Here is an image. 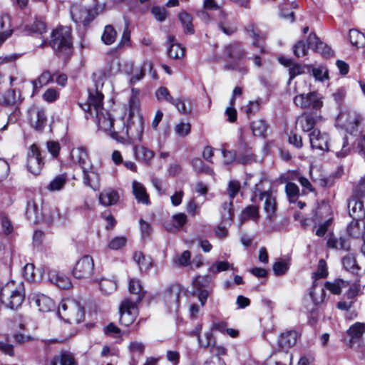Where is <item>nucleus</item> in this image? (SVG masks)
Returning <instances> with one entry per match:
<instances>
[{"mask_svg":"<svg viewBox=\"0 0 365 365\" xmlns=\"http://www.w3.org/2000/svg\"><path fill=\"white\" fill-rule=\"evenodd\" d=\"M139 91L133 88L128 101L129 113L128 116L115 120V130L110 135L118 142L124 143L128 140H140L144 130V121L139 112Z\"/></svg>","mask_w":365,"mask_h":365,"instance_id":"f257e3e1","label":"nucleus"},{"mask_svg":"<svg viewBox=\"0 0 365 365\" xmlns=\"http://www.w3.org/2000/svg\"><path fill=\"white\" fill-rule=\"evenodd\" d=\"M106 74L103 71L93 73L94 87L88 89V98L85 103H79V106L91 116L96 115L98 129L103 131L115 130V120L109 111L103 107V95L101 88L104 84Z\"/></svg>","mask_w":365,"mask_h":365,"instance_id":"f03ea898","label":"nucleus"},{"mask_svg":"<svg viewBox=\"0 0 365 365\" xmlns=\"http://www.w3.org/2000/svg\"><path fill=\"white\" fill-rule=\"evenodd\" d=\"M49 45L59 57L65 60L68 58L73 53L71 29L60 26L53 31Z\"/></svg>","mask_w":365,"mask_h":365,"instance_id":"7ed1b4c3","label":"nucleus"},{"mask_svg":"<svg viewBox=\"0 0 365 365\" xmlns=\"http://www.w3.org/2000/svg\"><path fill=\"white\" fill-rule=\"evenodd\" d=\"M25 294L21 282L16 284L11 281L6 283L0 290V301L11 309H17L24 300Z\"/></svg>","mask_w":365,"mask_h":365,"instance_id":"20e7f679","label":"nucleus"},{"mask_svg":"<svg viewBox=\"0 0 365 365\" xmlns=\"http://www.w3.org/2000/svg\"><path fill=\"white\" fill-rule=\"evenodd\" d=\"M224 54L230 59V62L224 66L225 70H234L238 71L241 75H245L248 69L245 66H241L239 61L245 57L246 52L239 43H231L224 48Z\"/></svg>","mask_w":365,"mask_h":365,"instance_id":"39448f33","label":"nucleus"},{"mask_svg":"<svg viewBox=\"0 0 365 365\" xmlns=\"http://www.w3.org/2000/svg\"><path fill=\"white\" fill-rule=\"evenodd\" d=\"M58 314L69 324H79L83 321L85 317L83 307L77 302L70 299L61 302Z\"/></svg>","mask_w":365,"mask_h":365,"instance_id":"423d86ee","label":"nucleus"},{"mask_svg":"<svg viewBox=\"0 0 365 365\" xmlns=\"http://www.w3.org/2000/svg\"><path fill=\"white\" fill-rule=\"evenodd\" d=\"M138 314L137 304L130 299H125L120 306L119 322L121 325L128 327L133 323Z\"/></svg>","mask_w":365,"mask_h":365,"instance_id":"0eeeda50","label":"nucleus"},{"mask_svg":"<svg viewBox=\"0 0 365 365\" xmlns=\"http://www.w3.org/2000/svg\"><path fill=\"white\" fill-rule=\"evenodd\" d=\"M255 186V196H257L259 192V200L264 201V210L267 214V217L270 220H273L275 217L277 211L276 196L274 192L271 190L260 191L257 187V185Z\"/></svg>","mask_w":365,"mask_h":365,"instance_id":"6e6552de","label":"nucleus"},{"mask_svg":"<svg viewBox=\"0 0 365 365\" xmlns=\"http://www.w3.org/2000/svg\"><path fill=\"white\" fill-rule=\"evenodd\" d=\"M294 104L302 108H312L317 112L323 105L321 98L316 92H311L307 94H299L294 98Z\"/></svg>","mask_w":365,"mask_h":365,"instance_id":"1a4fd4ad","label":"nucleus"},{"mask_svg":"<svg viewBox=\"0 0 365 365\" xmlns=\"http://www.w3.org/2000/svg\"><path fill=\"white\" fill-rule=\"evenodd\" d=\"M330 215L331 208L328 205H322L317 208L314 216V220L316 222L324 220L316 230V235L317 236L323 237L327 232L328 227L331 222V217H329Z\"/></svg>","mask_w":365,"mask_h":365,"instance_id":"9d476101","label":"nucleus"},{"mask_svg":"<svg viewBox=\"0 0 365 365\" xmlns=\"http://www.w3.org/2000/svg\"><path fill=\"white\" fill-rule=\"evenodd\" d=\"M93 258L85 255L76 262L73 269V275L77 279H87L93 274Z\"/></svg>","mask_w":365,"mask_h":365,"instance_id":"9b49d317","label":"nucleus"},{"mask_svg":"<svg viewBox=\"0 0 365 365\" xmlns=\"http://www.w3.org/2000/svg\"><path fill=\"white\" fill-rule=\"evenodd\" d=\"M44 165L39 148L36 144L30 147L27 158V168L34 175H38Z\"/></svg>","mask_w":365,"mask_h":365,"instance_id":"f8f14e48","label":"nucleus"},{"mask_svg":"<svg viewBox=\"0 0 365 365\" xmlns=\"http://www.w3.org/2000/svg\"><path fill=\"white\" fill-rule=\"evenodd\" d=\"M338 120L348 133L353 134L361 120V116L355 110H349L341 113Z\"/></svg>","mask_w":365,"mask_h":365,"instance_id":"ddd939ff","label":"nucleus"},{"mask_svg":"<svg viewBox=\"0 0 365 365\" xmlns=\"http://www.w3.org/2000/svg\"><path fill=\"white\" fill-rule=\"evenodd\" d=\"M311 147L322 152L329 150V138L327 133L314 129L309 135Z\"/></svg>","mask_w":365,"mask_h":365,"instance_id":"4468645a","label":"nucleus"},{"mask_svg":"<svg viewBox=\"0 0 365 365\" xmlns=\"http://www.w3.org/2000/svg\"><path fill=\"white\" fill-rule=\"evenodd\" d=\"M184 291L177 284L170 286L165 293V301L170 312H177L179 308L180 298L184 295Z\"/></svg>","mask_w":365,"mask_h":365,"instance_id":"2eb2a0df","label":"nucleus"},{"mask_svg":"<svg viewBox=\"0 0 365 365\" xmlns=\"http://www.w3.org/2000/svg\"><path fill=\"white\" fill-rule=\"evenodd\" d=\"M321 116L317 112L304 113L297 119V125L304 132L312 131Z\"/></svg>","mask_w":365,"mask_h":365,"instance_id":"dca6fc26","label":"nucleus"},{"mask_svg":"<svg viewBox=\"0 0 365 365\" xmlns=\"http://www.w3.org/2000/svg\"><path fill=\"white\" fill-rule=\"evenodd\" d=\"M31 303L34 304L40 312H48L55 308L53 300L43 294L33 293L29 297Z\"/></svg>","mask_w":365,"mask_h":365,"instance_id":"f3484780","label":"nucleus"},{"mask_svg":"<svg viewBox=\"0 0 365 365\" xmlns=\"http://www.w3.org/2000/svg\"><path fill=\"white\" fill-rule=\"evenodd\" d=\"M81 170L84 185L94 190H98L100 187V178L93 164L91 163L87 167H83Z\"/></svg>","mask_w":365,"mask_h":365,"instance_id":"a211bd4d","label":"nucleus"},{"mask_svg":"<svg viewBox=\"0 0 365 365\" xmlns=\"http://www.w3.org/2000/svg\"><path fill=\"white\" fill-rule=\"evenodd\" d=\"M217 26L222 33L227 36L234 34L237 30L234 19L230 18L229 15L223 11H221L218 15Z\"/></svg>","mask_w":365,"mask_h":365,"instance_id":"6ab92c4d","label":"nucleus"},{"mask_svg":"<svg viewBox=\"0 0 365 365\" xmlns=\"http://www.w3.org/2000/svg\"><path fill=\"white\" fill-rule=\"evenodd\" d=\"M308 46L315 52L321 53L324 57L329 58L331 56V48L321 41L314 33H311L307 39Z\"/></svg>","mask_w":365,"mask_h":365,"instance_id":"aec40b11","label":"nucleus"},{"mask_svg":"<svg viewBox=\"0 0 365 365\" xmlns=\"http://www.w3.org/2000/svg\"><path fill=\"white\" fill-rule=\"evenodd\" d=\"M329 151L334 152L338 158H344L347 155L349 148L346 137L337 136L333 138L329 143Z\"/></svg>","mask_w":365,"mask_h":365,"instance_id":"412c9836","label":"nucleus"},{"mask_svg":"<svg viewBox=\"0 0 365 365\" xmlns=\"http://www.w3.org/2000/svg\"><path fill=\"white\" fill-rule=\"evenodd\" d=\"M29 120L36 130H41L46 122V116L43 109L38 108H31L29 110Z\"/></svg>","mask_w":365,"mask_h":365,"instance_id":"4be33fe9","label":"nucleus"},{"mask_svg":"<svg viewBox=\"0 0 365 365\" xmlns=\"http://www.w3.org/2000/svg\"><path fill=\"white\" fill-rule=\"evenodd\" d=\"M349 215L354 220H363L365 217V210L361 199L351 197L348 202Z\"/></svg>","mask_w":365,"mask_h":365,"instance_id":"5701e85b","label":"nucleus"},{"mask_svg":"<svg viewBox=\"0 0 365 365\" xmlns=\"http://www.w3.org/2000/svg\"><path fill=\"white\" fill-rule=\"evenodd\" d=\"M70 157L72 162L78 165L81 169H83V167H87L91 164L87 151L83 148L78 147L72 149L70 153Z\"/></svg>","mask_w":365,"mask_h":365,"instance_id":"b1692460","label":"nucleus"},{"mask_svg":"<svg viewBox=\"0 0 365 365\" xmlns=\"http://www.w3.org/2000/svg\"><path fill=\"white\" fill-rule=\"evenodd\" d=\"M48 279L51 283L61 289H68L71 287L69 277L56 270H49L48 272Z\"/></svg>","mask_w":365,"mask_h":365,"instance_id":"393cba45","label":"nucleus"},{"mask_svg":"<svg viewBox=\"0 0 365 365\" xmlns=\"http://www.w3.org/2000/svg\"><path fill=\"white\" fill-rule=\"evenodd\" d=\"M365 332V324L356 322L347 330L349 336V345L352 346L355 343L359 342Z\"/></svg>","mask_w":365,"mask_h":365,"instance_id":"a878e982","label":"nucleus"},{"mask_svg":"<svg viewBox=\"0 0 365 365\" xmlns=\"http://www.w3.org/2000/svg\"><path fill=\"white\" fill-rule=\"evenodd\" d=\"M297 339V333L295 331H287L280 334L278 339V345L282 349L287 350L292 347Z\"/></svg>","mask_w":365,"mask_h":365,"instance_id":"bb28decb","label":"nucleus"},{"mask_svg":"<svg viewBox=\"0 0 365 365\" xmlns=\"http://www.w3.org/2000/svg\"><path fill=\"white\" fill-rule=\"evenodd\" d=\"M129 292L133 295V298H129L131 301L139 303L144 297L145 292L143 290L140 282L135 279H130L128 286Z\"/></svg>","mask_w":365,"mask_h":365,"instance_id":"cd10ccee","label":"nucleus"},{"mask_svg":"<svg viewBox=\"0 0 365 365\" xmlns=\"http://www.w3.org/2000/svg\"><path fill=\"white\" fill-rule=\"evenodd\" d=\"M51 365H77V364L71 352L62 351L53 357Z\"/></svg>","mask_w":365,"mask_h":365,"instance_id":"c85d7f7f","label":"nucleus"},{"mask_svg":"<svg viewBox=\"0 0 365 365\" xmlns=\"http://www.w3.org/2000/svg\"><path fill=\"white\" fill-rule=\"evenodd\" d=\"M73 20L76 23H83V25L89 24L93 19L91 16V11L84 8H74L71 11Z\"/></svg>","mask_w":365,"mask_h":365,"instance_id":"c756f323","label":"nucleus"},{"mask_svg":"<svg viewBox=\"0 0 365 365\" xmlns=\"http://www.w3.org/2000/svg\"><path fill=\"white\" fill-rule=\"evenodd\" d=\"M73 20L76 23H83V25L89 24L93 19L91 16V11L84 8H74L71 11Z\"/></svg>","mask_w":365,"mask_h":365,"instance_id":"7c9ffc66","label":"nucleus"},{"mask_svg":"<svg viewBox=\"0 0 365 365\" xmlns=\"http://www.w3.org/2000/svg\"><path fill=\"white\" fill-rule=\"evenodd\" d=\"M119 199L118 193L110 188L104 190L99 195V202L104 206L115 205Z\"/></svg>","mask_w":365,"mask_h":365,"instance_id":"2f4dec72","label":"nucleus"},{"mask_svg":"<svg viewBox=\"0 0 365 365\" xmlns=\"http://www.w3.org/2000/svg\"><path fill=\"white\" fill-rule=\"evenodd\" d=\"M133 193L138 202L144 205L150 204L149 196L146 192L145 187L140 182L137 181L133 182Z\"/></svg>","mask_w":365,"mask_h":365,"instance_id":"473e14b6","label":"nucleus"},{"mask_svg":"<svg viewBox=\"0 0 365 365\" xmlns=\"http://www.w3.org/2000/svg\"><path fill=\"white\" fill-rule=\"evenodd\" d=\"M178 19L182 24L185 34L192 35L195 33L192 24V16L186 11H181L178 14Z\"/></svg>","mask_w":365,"mask_h":365,"instance_id":"72a5a7b5","label":"nucleus"},{"mask_svg":"<svg viewBox=\"0 0 365 365\" xmlns=\"http://www.w3.org/2000/svg\"><path fill=\"white\" fill-rule=\"evenodd\" d=\"M327 246L329 248L343 250L348 251L350 249V245L348 241L342 237H336L330 235L327 240Z\"/></svg>","mask_w":365,"mask_h":365,"instance_id":"f704fd0d","label":"nucleus"},{"mask_svg":"<svg viewBox=\"0 0 365 365\" xmlns=\"http://www.w3.org/2000/svg\"><path fill=\"white\" fill-rule=\"evenodd\" d=\"M20 100V94L15 90H9L4 94L0 93V105H14Z\"/></svg>","mask_w":365,"mask_h":365,"instance_id":"c9c22d12","label":"nucleus"},{"mask_svg":"<svg viewBox=\"0 0 365 365\" xmlns=\"http://www.w3.org/2000/svg\"><path fill=\"white\" fill-rule=\"evenodd\" d=\"M134 153L139 160L149 163L154 156V153L144 146H135Z\"/></svg>","mask_w":365,"mask_h":365,"instance_id":"e433bc0d","label":"nucleus"},{"mask_svg":"<svg viewBox=\"0 0 365 365\" xmlns=\"http://www.w3.org/2000/svg\"><path fill=\"white\" fill-rule=\"evenodd\" d=\"M133 258L141 272L147 271L152 265L151 259L146 258L140 252H134Z\"/></svg>","mask_w":365,"mask_h":365,"instance_id":"4c0bfd02","label":"nucleus"},{"mask_svg":"<svg viewBox=\"0 0 365 365\" xmlns=\"http://www.w3.org/2000/svg\"><path fill=\"white\" fill-rule=\"evenodd\" d=\"M53 81V76L48 71H43L41 76L33 81L34 91H38L41 88Z\"/></svg>","mask_w":365,"mask_h":365,"instance_id":"58836bf2","label":"nucleus"},{"mask_svg":"<svg viewBox=\"0 0 365 365\" xmlns=\"http://www.w3.org/2000/svg\"><path fill=\"white\" fill-rule=\"evenodd\" d=\"M348 285V282L341 279H336L334 282H327L324 287L329 290L332 294H339L341 289Z\"/></svg>","mask_w":365,"mask_h":365,"instance_id":"ea45409f","label":"nucleus"},{"mask_svg":"<svg viewBox=\"0 0 365 365\" xmlns=\"http://www.w3.org/2000/svg\"><path fill=\"white\" fill-rule=\"evenodd\" d=\"M101 291L105 294H110L116 290L117 284L113 279L103 278L99 282Z\"/></svg>","mask_w":365,"mask_h":365,"instance_id":"a19ab883","label":"nucleus"},{"mask_svg":"<svg viewBox=\"0 0 365 365\" xmlns=\"http://www.w3.org/2000/svg\"><path fill=\"white\" fill-rule=\"evenodd\" d=\"M259 217V207L256 205H249L246 207L241 214V221L243 222L248 219L256 220Z\"/></svg>","mask_w":365,"mask_h":365,"instance_id":"79ce46f5","label":"nucleus"},{"mask_svg":"<svg viewBox=\"0 0 365 365\" xmlns=\"http://www.w3.org/2000/svg\"><path fill=\"white\" fill-rule=\"evenodd\" d=\"M349 41L352 45L361 47L365 45V36L356 29H351L349 31Z\"/></svg>","mask_w":365,"mask_h":365,"instance_id":"37998d69","label":"nucleus"},{"mask_svg":"<svg viewBox=\"0 0 365 365\" xmlns=\"http://www.w3.org/2000/svg\"><path fill=\"white\" fill-rule=\"evenodd\" d=\"M342 264L344 269L351 273H356L359 270V267L354 255H348L344 257Z\"/></svg>","mask_w":365,"mask_h":365,"instance_id":"c03bdc74","label":"nucleus"},{"mask_svg":"<svg viewBox=\"0 0 365 365\" xmlns=\"http://www.w3.org/2000/svg\"><path fill=\"white\" fill-rule=\"evenodd\" d=\"M267 124L262 119L254 120L251 123L252 133L256 136H264L267 130Z\"/></svg>","mask_w":365,"mask_h":365,"instance_id":"a18cd8bd","label":"nucleus"},{"mask_svg":"<svg viewBox=\"0 0 365 365\" xmlns=\"http://www.w3.org/2000/svg\"><path fill=\"white\" fill-rule=\"evenodd\" d=\"M116 36L117 32L113 26L107 25L104 29L101 39L104 43L110 45L115 41Z\"/></svg>","mask_w":365,"mask_h":365,"instance_id":"49530a36","label":"nucleus"},{"mask_svg":"<svg viewBox=\"0 0 365 365\" xmlns=\"http://www.w3.org/2000/svg\"><path fill=\"white\" fill-rule=\"evenodd\" d=\"M67 181L66 175L64 174L56 176L48 185L51 191H58L63 188Z\"/></svg>","mask_w":365,"mask_h":365,"instance_id":"de8ad7c7","label":"nucleus"},{"mask_svg":"<svg viewBox=\"0 0 365 365\" xmlns=\"http://www.w3.org/2000/svg\"><path fill=\"white\" fill-rule=\"evenodd\" d=\"M361 220H354L347 226L348 234L354 238H359L362 236V231L360 226V221Z\"/></svg>","mask_w":365,"mask_h":365,"instance_id":"09e8293b","label":"nucleus"},{"mask_svg":"<svg viewBox=\"0 0 365 365\" xmlns=\"http://www.w3.org/2000/svg\"><path fill=\"white\" fill-rule=\"evenodd\" d=\"M306 68L309 71L311 66H302L299 63L293 62L292 66L289 68V81H292L294 77H296L298 75L304 73Z\"/></svg>","mask_w":365,"mask_h":365,"instance_id":"8fccbe9b","label":"nucleus"},{"mask_svg":"<svg viewBox=\"0 0 365 365\" xmlns=\"http://www.w3.org/2000/svg\"><path fill=\"white\" fill-rule=\"evenodd\" d=\"M146 68H148L151 71L153 69V63L150 61H145L140 68L136 70L130 78V83H135V82L141 80L145 75V71Z\"/></svg>","mask_w":365,"mask_h":365,"instance_id":"3c124183","label":"nucleus"},{"mask_svg":"<svg viewBox=\"0 0 365 365\" xmlns=\"http://www.w3.org/2000/svg\"><path fill=\"white\" fill-rule=\"evenodd\" d=\"M168 55L174 59H180L185 55V48L180 43H173L168 50Z\"/></svg>","mask_w":365,"mask_h":365,"instance_id":"603ef678","label":"nucleus"},{"mask_svg":"<svg viewBox=\"0 0 365 365\" xmlns=\"http://www.w3.org/2000/svg\"><path fill=\"white\" fill-rule=\"evenodd\" d=\"M210 282V277L198 275L193 280L192 285L195 289H207Z\"/></svg>","mask_w":365,"mask_h":365,"instance_id":"864d4df0","label":"nucleus"},{"mask_svg":"<svg viewBox=\"0 0 365 365\" xmlns=\"http://www.w3.org/2000/svg\"><path fill=\"white\" fill-rule=\"evenodd\" d=\"M194 170L197 173H203L207 175H212L213 170L206 165L200 158H195L192 162Z\"/></svg>","mask_w":365,"mask_h":365,"instance_id":"5fc2aeb1","label":"nucleus"},{"mask_svg":"<svg viewBox=\"0 0 365 365\" xmlns=\"http://www.w3.org/2000/svg\"><path fill=\"white\" fill-rule=\"evenodd\" d=\"M309 48L307 43H306L303 40H300L293 46L294 54L298 58L306 56Z\"/></svg>","mask_w":365,"mask_h":365,"instance_id":"6e6d98bb","label":"nucleus"},{"mask_svg":"<svg viewBox=\"0 0 365 365\" xmlns=\"http://www.w3.org/2000/svg\"><path fill=\"white\" fill-rule=\"evenodd\" d=\"M310 70L317 81H324L329 78L328 70L324 66H319L317 68L311 67Z\"/></svg>","mask_w":365,"mask_h":365,"instance_id":"4d7b16f0","label":"nucleus"},{"mask_svg":"<svg viewBox=\"0 0 365 365\" xmlns=\"http://www.w3.org/2000/svg\"><path fill=\"white\" fill-rule=\"evenodd\" d=\"M151 13L155 19L160 22L165 21L168 16V11L164 7L154 6L151 9Z\"/></svg>","mask_w":365,"mask_h":365,"instance_id":"13d9d810","label":"nucleus"},{"mask_svg":"<svg viewBox=\"0 0 365 365\" xmlns=\"http://www.w3.org/2000/svg\"><path fill=\"white\" fill-rule=\"evenodd\" d=\"M285 192L289 199V201L292 202L294 199L298 197L299 190L298 186L294 182H287L285 186Z\"/></svg>","mask_w":365,"mask_h":365,"instance_id":"bf43d9fd","label":"nucleus"},{"mask_svg":"<svg viewBox=\"0 0 365 365\" xmlns=\"http://www.w3.org/2000/svg\"><path fill=\"white\" fill-rule=\"evenodd\" d=\"M155 95L158 101H166L171 103L174 100L173 97L170 94L169 91L165 87H160L156 91Z\"/></svg>","mask_w":365,"mask_h":365,"instance_id":"052dcab7","label":"nucleus"},{"mask_svg":"<svg viewBox=\"0 0 365 365\" xmlns=\"http://www.w3.org/2000/svg\"><path fill=\"white\" fill-rule=\"evenodd\" d=\"M273 272L276 275H282L289 269V263L286 260L276 262L272 267Z\"/></svg>","mask_w":365,"mask_h":365,"instance_id":"680f3d73","label":"nucleus"},{"mask_svg":"<svg viewBox=\"0 0 365 365\" xmlns=\"http://www.w3.org/2000/svg\"><path fill=\"white\" fill-rule=\"evenodd\" d=\"M230 266V265L227 262L217 261L210 267L209 272L213 274H217L218 272L228 269Z\"/></svg>","mask_w":365,"mask_h":365,"instance_id":"e2e57ef3","label":"nucleus"},{"mask_svg":"<svg viewBox=\"0 0 365 365\" xmlns=\"http://www.w3.org/2000/svg\"><path fill=\"white\" fill-rule=\"evenodd\" d=\"M318 291L319 292L317 293V288L314 287H312L311 292H310V295L312 299V301L315 304H319L321 302H322L324 299V297H325V294H324V291L323 288H319Z\"/></svg>","mask_w":365,"mask_h":365,"instance_id":"0e129e2a","label":"nucleus"},{"mask_svg":"<svg viewBox=\"0 0 365 365\" xmlns=\"http://www.w3.org/2000/svg\"><path fill=\"white\" fill-rule=\"evenodd\" d=\"M177 110L182 114L190 113L192 110L191 108H187L185 105V100L183 98L174 99L171 103Z\"/></svg>","mask_w":365,"mask_h":365,"instance_id":"69168bd1","label":"nucleus"},{"mask_svg":"<svg viewBox=\"0 0 365 365\" xmlns=\"http://www.w3.org/2000/svg\"><path fill=\"white\" fill-rule=\"evenodd\" d=\"M241 187L240 182L237 180H231L229 182L228 187H227V192L229 197L230 198V200L234 199L236 196V195L238 193Z\"/></svg>","mask_w":365,"mask_h":365,"instance_id":"338daca9","label":"nucleus"},{"mask_svg":"<svg viewBox=\"0 0 365 365\" xmlns=\"http://www.w3.org/2000/svg\"><path fill=\"white\" fill-rule=\"evenodd\" d=\"M191 125L189 123H180L175 125V131L181 137H185L190 132Z\"/></svg>","mask_w":365,"mask_h":365,"instance_id":"774afa93","label":"nucleus"}]
</instances>
